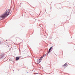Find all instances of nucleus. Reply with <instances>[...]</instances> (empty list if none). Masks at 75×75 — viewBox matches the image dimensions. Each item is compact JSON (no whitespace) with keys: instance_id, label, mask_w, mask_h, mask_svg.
Listing matches in <instances>:
<instances>
[{"instance_id":"obj_8","label":"nucleus","mask_w":75,"mask_h":75,"mask_svg":"<svg viewBox=\"0 0 75 75\" xmlns=\"http://www.w3.org/2000/svg\"><path fill=\"white\" fill-rule=\"evenodd\" d=\"M1 44V42H0V44Z\"/></svg>"},{"instance_id":"obj_1","label":"nucleus","mask_w":75,"mask_h":75,"mask_svg":"<svg viewBox=\"0 0 75 75\" xmlns=\"http://www.w3.org/2000/svg\"><path fill=\"white\" fill-rule=\"evenodd\" d=\"M11 13V9L10 8L9 9H7L6 11L4 13V14L1 15L0 16V20H3L4 18H5L6 17H7L9 14H10Z\"/></svg>"},{"instance_id":"obj_6","label":"nucleus","mask_w":75,"mask_h":75,"mask_svg":"<svg viewBox=\"0 0 75 75\" xmlns=\"http://www.w3.org/2000/svg\"><path fill=\"white\" fill-rule=\"evenodd\" d=\"M3 57V55H1L0 56V58H1Z\"/></svg>"},{"instance_id":"obj_5","label":"nucleus","mask_w":75,"mask_h":75,"mask_svg":"<svg viewBox=\"0 0 75 75\" xmlns=\"http://www.w3.org/2000/svg\"><path fill=\"white\" fill-rule=\"evenodd\" d=\"M67 65V64L66 63L63 65V67H64V66H66V65Z\"/></svg>"},{"instance_id":"obj_7","label":"nucleus","mask_w":75,"mask_h":75,"mask_svg":"<svg viewBox=\"0 0 75 75\" xmlns=\"http://www.w3.org/2000/svg\"><path fill=\"white\" fill-rule=\"evenodd\" d=\"M9 61H11V60L10 59H9Z\"/></svg>"},{"instance_id":"obj_3","label":"nucleus","mask_w":75,"mask_h":75,"mask_svg":"<svg viewBox=\"0 0 75 75\" xmlns=\"http://www.w3.org/2000/svg\"><path fill=\"white\" fill-rule=\"evenodd\" d=\"M51 49H52V47H51L50 48L48 51V54L49 53H50V51H51Z\"/></svg>"},{"instance_id":"obj_4","label":"nucleus","mask_w":75,"mask_h":75,"mask_svg":"<svg viewBox=\"0 0 75 75\" xmlns=\"http://www.w3.org/2000/svg\"><path fill=\"white\" fill-rule=\"evenodd\" d=\"M20 59V58L18 57H16V61H18V59Z\"/></svg>"},{"instance_id":"obj_2","label":"nucleus","mask_w":75,"mask_h":75,"mask_svg":"<svg viewBox=\"0 0 75 75\" xmlns=\"http://www.w3.org/2000/svg\"><path fill=\"white\" fill-rule=\"evenodd\" d=\"M43 57H44V56L42 57L40 59H38L37 60V64L40 63L41 61V60L42 59V58H43Z\"/></svg>"}]
</instances>
